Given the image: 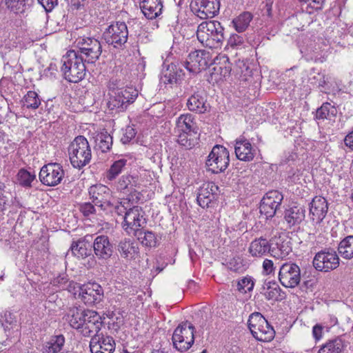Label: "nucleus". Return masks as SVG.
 <instances>
[{"mask_svg": "<svg viewBox=\"0 0 353 353\" xmlns=\"http://www.w3.org/2000/svg\"><path fill=\"white\" fill-rule=\"evenodd\" d=\"M127 160L124 159L114 161L107 172L106 177L108 180L114 179L125 166Z\"/></svg>", "mask_w": 353, "mask_h": 353, "instance_id": "obj_47", "label": "nucleus"}, {"mask_svg": "<svg viewBox=\"0 0 353 353\" xmlns=\"http://www.w3.org/2000/svg\"><path fill=\"white\" fill-rule=\"evenodd\" d=\"M337 113L336 108L330 103H324L316 110V118L317 119H332L336 117Z\"/></svg>", "mask_w": 353, "mask_h": 353, "instance_id": "obj_43", "label": "nucleus"}, {"mask_svg": "<svg viewBox=\"0 0 353 353\" xmlns=\"http://www.w3.org/2000/svg\"><path fill=\"white\" fill-rule=\"evenodd\" d=\"M244 37L237 34H232L227 41V46L232 48H239L244 43Z\"/></svg>", "mask_w": 353, "mask_h": 353, "instance_id": "obj_53", "label": "nucleus"}, {"mask_svg": "<svg viewBox=\"0 0 353 353\" xmlns=\"http://www.w3.org/2000/svg\"><path fill=\"white\" fill-rule=\"evenodd\" d=\"M323 327L319 324L315 325L312 329V334L316 340H319L322 337Z\"/></svg>", "mask_w": 353, "mask_h": 353, "instance_id": "obj_61", "label": "nucleus"}, {"mask_svg": "<svg viewBox=\"0 0 353 353\" xmlns=\"http://www.w3.org/2000/svg\"><path fill=\"white\" fill-rule=\"evenodd\" d=\"M85 62L82 54L75 50L68 51L61 59V70L64 78L72 83L81 81L86 74Z\"/></svg>", "mask_w": 353, "mask_h": 353, "instance_id": "obj_2", "label": "nucleus"}, {"mask_svg": "<svg viewBox=\"0 0 353 353\" xmlns=\"http://www.w3.org/2000/svg\"><path fill=\"white\" fill-rule=\"evenodd\" d=\"M219 192V188L213 182L204 183L197 194V202L203 208L208 207Z\"/></svg>", "mask_w": 353, "mask_h": 353, "instance_id": "obj_23", "label": "nucleus"}, {"mask_svg": "<svg viewBox=\"0 0 353 353\" xmlns=\"http://www.w3.org/2000/svg\"><path fill=\"white\" fill-rule=\"evenodd\" d=\"M64 176L62 166L57 163H51L43 165L39 172L41 183L48 186H55L59 184Z\"/></svg>", "mask_w": 353, "mask_h": 353, "instance_id": "obj_13", "label": "nucleus"}, {"mask_svg": "<svg viewBox=\"0 0 353 353\" xmlns=\"http://www.w3.org/2000/svg\"><path fill=\"white\" fill-rule=\"evenodd\" d=\"M102 325L101 316L97 312L88 310L85 323L81 332L84 336H90L93 333L98 334Z\"/></svg>", "mask_w": 353, "mask_h": 353, "instance_id": "obj_22", "label": "nucleus"}, {"mask_svg": "<svg viewBox=\"0 0 353 353\" xmlns=\"http://www.w3.org/2000/svg\"><path fill=\"white\" fill-rule=\"evenodd\" d=\"M38 3L42 6L44 10L49 12L52 11L58 4V0H37Z\"/></svg>", "mask_w": 353, "mask_h": 353, "instance_id": "obj_56", "label": "nucleus"}, {"mask_svg": "<svg viewBox=\"0 0 353 353\" xmlns=\"http://www.w3.org/2000/svg\"><path fill=\"white\" fill-rule=\"evenodd\" d=\"M117 250L120 256L126 260L134 259L139 252L137 243L126 238L119 241Z\"/></svg>", "mask_w": 353, "mask_h": 353, "instance_id": "obj_28", "label": "nucleus"}, {"mask_svg": "<svg viewBox=\"0 0 353 353\" xmlns=\"http://www.w3.org/2000/svg\"><path fill=\"white\" fill-rule=\"evenodd\" d=\"M208 54L205 50L191 52L183 66L190 73L196 74L207 68Z\"/></svg>", "mask_w": 353, "mask_h": 353, "instance_id": "obj_17", "label": "nucleus"}, {"mask_svg": "<svg viewBox=\"0 0 353 353\" xmlns=\"http://www.w3.org/2000/svg\"><path fill=\"white\" fill-rule=\"evenodd\" d=\"M108 105L110 110H116L117 112H123L126 110L125 103L119 97L117 92H115L114 95L110 99Z\"/></svg>", "mask_w": 353, "mask_h": 353, "instance_id": "obj_50", "label": "nucleus"}, {"mask_svg": "<svg viewBox=\"0 0 353 353\" xmlns=\"http://www.w3.org/2000/svg\"><path fill=\"white\" fill-rule=\"evenodd\" d=\"M252 18L250 12H243L232 19V24L237 32L241 33L248 29Z\"/></svg>", "mask_w": 353, "mask_h": 353, "instance_id": "obj_36", "label": "nucleus"}, {"mask_svg": "<svg viewBox=\"0 0 353 353\" xmlns=\"http://www.w3.org/2000/svg\"><path fill=\"white\" fill-rule=\"evenodd\" d=\"M87 312L88 310L78 307H72L68 310L65 315V319L72 328L81 331L85 323Z\"/></svg>", "mask_w": 353, "mask_h": 353, "instance_id": "obj_27", "label": "nucleus"}, {"mask_svg": "<svg viewBox=\"0 0 353 353\" xmlns=\"http://www.w3.org/2000/svg\"><path fill=\"white\" fill-rule=\"evenodd\" d=\"M344 347L343 340L339 337H336L323 345L318 353H341Z\"/></svg>", "mask_w": 353, "mask_h": 353, "instance_id": "obj_38", "label": "nucleus"}, {"mask_svg": "<svg viewBox=\"0 0 353 353\" xmlns=\"http://www.w3.org/2000/svg\"><path fill=\"white\" fill-rule=\"evenodd\" d=\"M88 192L92 203L101 210H105L112 205L111 191L106 185L102 184L92 185Z\"/></svg>", "mask_w": 353, "mask_h": 353, "instance_id": "obj_15", "label": "nucleus"}, {"mask_svg": "<svg viewBox=\"0 0 353 353\" xmlns=\"http://www.w3.org/2000/svg\"><path fill=\"white\" fill-rule=\"evenodd\" d=\"M263 272L266 274H270V273H272L274 270V263L272 261L267 259H265L263 263Z\"/></svg>", "mask_w": 353, "mask_h": 353, "instance_id": "obj_59", "label": "nucleus"}, {"mask_svg": "<svg viewBox=\"0 0 353 353\" xmlns=\"http://www.w3.org/2000/svg\"><path fill=\"white\" fill-rule=\"evenodd\" d=\"M184 76L182 68L175 63H170L161 71V83L169 85L171 87L174 84L179 83Z\"/></svg>", "mask_w": 353, "mask_h": 353, "instance_id": "obj_21", "label": "nucleus"}, {"mask_svg": "<svg viewBox=\"0 0 353 353\" xmlns=\"http://www.w3.org/2000/svg\"><path fill=\"white\" fill-rule=\"evenodd\" d=\"M248 323L252 336L256 340L268 342L274 339L275 332L273 327L261 313H252Z\"/></svg>", "mask_w": 353, "mask_h": 353, "instance_id": "obj_4", "label": "nucleus"}, {"mask_svg": "<svg viewBox=\"0 0 353 353\" xmlns=\"http://www.w3.org/2000/svg\"><path fill=\"white\" fill-rule=\"evenodd\" d=\"M94 148L100 150L103 153L108 152L112 145V137L107 131H103L98 133L95 138Z\"/></svg>", "mask_w": 353, "mask_h": 353, "instance_id": "obj_35", "label": "nucleus"}, {"mask_svg": "<svg viewBox=\"0 0 353 353\" xmlns=\"http://www.w3.org/2000/svg\"><path fill=\"white\" fill-rule=\"evenodd\" d=\"M309 82L319 87H323L326 83L325 74L321 72H315L312 69V72L310 74Z\"/></svg>", "mask_w": 353, "mask_h": 353, "instance_id": "obj_51", "label": "nucleus"}, {"mask_svg": "<svg viewBox=\"0 0 353 353\" xmlns=\"http://www.w3.org/2000/svg\"><path fill=\"white\" fill-rule=\"evenodd\" d=\"M23 105L28 109H37L41 105L38 94L34 91H28L22 99Z\"/></svg>", "mask_w": 353, "mask_h": 353, "instance_id": "obj_44", "label": "nucleus"}, {"mask_svg": "<svg viewBox=\"0 0 353 353\" xmlns=\"http://www.w3.org/2000/svg\"><path fill=\"white\" fill-rule=\"evenodd\" d=\"M281 290L276 283H269L267 289L264 293L268 300L278 301L281 296Z\"/></svg>", "mask_w": 353, "mask_h": 353, "instance_id": "obj_49", "label": "nucleus"}, {"mask_svg": "<svg viewBox=\"0 0 353 353\" xmlns=\"http://www.w3.org/2000/svg\"><path fill=\"white\" fill-rule=\"evenodd\" d=\"M290 242L279 239L275 246H271V255L276 259H283L287 256L292 251Z\"/></svg>", "mask_w": 353, "mask_h": 353, "instance_id": "obj_40", "label": "nucleus"}, {"mask_svg": "<svg viewBox=\"0 0 353 353\" xmlns=\"http://www.w3.org/2000/svg\"><path fill=\"white\" fill-rule=\"evenodd\" d=\"M187 107L189 110L199 114L207 112L208 105L206 103V99L203 92L199 90L194 91L193 94L188 99Z\"/></svg>", "mask_w": 353, "mask_h": 353, "instance_id": "obj_25", "label": "nucleus"}, {"mask_svg": "<svg viewBox=\"0 0 353 353\" xmlns=\"http://www.w3.org/2000/svg\"><path fill=\"white\" fill-rule=\"evenodd\" d=\"M283 199V194L277 190L269 191L263 196L260 204V212L266 218L273 217Z\"/></svg>", "mask_w": 353, "mask_h": 353, "instance_id": "obj_14", "label": "nucleus"}, {"mask_svg": "<svg viewBox=\"0 0 353 353\" xmlns=\"http://www.w3.org/2000/svg\"><path fill=\"white\" fill-rule=\"evenodd\" d=\"M93 250L95 256L99 260H108L113 254V245L108 236H97L93 242Z\"/></svg>", "mask_w": 353, "mask_h": 353, "instance_id": "obj_20", "label": "nucleus"}, {"mask_svg": "<svg viewBox=\"0 0 353 353\" xmlns=\"http://www.w3.org/2000/svg\"><path fill=\"white\" fill-rule=\"evenodd\" d=\"M92 353H112L115 349V342L112 336L94 334L90 341Z\"/></svg>", "mask_w": 353, "mask_h": 353, "instance_id": "obj_18", "label": "nucleus"}, {"mask_svg": "<svg viewBox=\"0 0 353 353\" xmlns=\"http://www.w3.org/2000/svg\"><path fill=\"white\" fill-rule=\"evenodd\" d=\"M338 252L343 259L353 258V235H349L340 241Z\"/></svg>", "mask_w": 353, "mask_h": 353, "instance_id": "obj_37", "label": "nucleus"}, {"mask_svg": "<svg viewBox=\"0 0 353 353\" xmlns=\"http://www.w3.org/2000/svg\"><path fill=\"white\" fill-rule=\"evenodd\" d=\"M77 46V52L82 54L83 60L87 63H95L102 52L101 42L93 37L80 38Z\"/></svg>", "mask_w": 353, "mask_h": 353, "instance_id": "obj_9", "label": "nucleus"}, {"mask_svg": "<svg viewBox=\"0 0 353 353\" xmlns=\"http://www.w3.org/2000/svg\"><path fill=\"white\" fill-rule=\"evenodd\" d=\"M192 11L200 19H205L216 16L220 9L219 0H192Z\"/></svg>", "mask_w": 353, "mask_h": 353, "instance_id": "obj_12", "label": "nucleus"}, {"mask_svg": "<svg viewBox=\"0 0 353 353\" xmlns=\"http://www.w3.org/2000/svg\"><path fill=\"white\" fill-rule=\"evenodd\" d=\"M139 242L145 247H155L157 245V237L152 231L143 230V228L133 234Z\"/></svg>", "mask_w": 353, "mask_h": 353, "instance_id": "obj_39", "label": "nucleus"}, {"mask_svg": "<svg viewBox=\"0 0 353 353\" xmlns=\"http://www.w3.org/2000/svg\"><path fill=\"white\" fill-rule=\"evenodd\" d=\"M138 179L131 175H123L118 181L116 188L119 192L125 194L136 193V188L138 186Z\"/></svg>", "mask_w": 353, "mask_h": 353, "instance_id": "obj_30", "label": "nucleus"}, {"mask_svg": "<svg viewBox=\"0 0 353 353\" xmlns=\"http://www.w3.org/2000/svg\"><path fill=\"white\" fill-rule=\"evenodd\" d=\"M68 152L70 163L75 168L81 169L91 161V148L88 141L83 136L75 137L69 145Z\"/></svg>", "mask_w": 353, "mask_h": 353, "instance_id": "obj_3", "label": "nucleus"}, {"mask_svg": "<svg viewBox=\"0 0 353 353\" xmlns=\"http://www.w3.org/2000/svg\"><path fill=\"white\" fill-rule=\"evenodd\" d=\"M81 289H83V285L75 282H70L68 285V290L70 292L75 299H80L81 295Z\"/></svg>", "mask_w": 353, "mask_h": 353, "instance_id": "obj_55", "label": "nucleus"}, {"mask_svg": "<svg viewBox=\"0 0 353 353\" xmlns=\"http://www.w3.org/2000/svg\"><path fill=\"white\" fill-rule=\"evenodd\" d=\"M130 199H128V201H123L120 202V203L115 206V212L118 215L125 216V213L128 212V206L129 205V201Z\"/></svg>", "mask_w": 353, "mask_h": 353, "instance_id": "obj_57", "label": "nucleus"}, {"mask_svg": "<svg viewBox=\"0 0 353 353\" xmlns=\"http://www.w3.org/2000/svg\"><path fill=\"white\" fill-rule=\"evenodd\" d=\"M248 252L252 257H263L268 254H271V243L265 238H256L250 243Z\"/></svg>", "mask_w": 353, "mask_h": 353, "instance_id": "obj_26", "label": "nucleus"}, {"mask_svg": "<svg viewBox=\"0 0 353 353\" xmlns=\"http://www.w3.org/2000/svg\"><path fill=\"white\" fill-rule=\"evenodd\" d=\"M16 318L10 312L4 311L0 314V324L5 332L13 328L14 326H16Z\"/></svg>", "mask_w": 353, "mask_h": 353, "instance_id": "obj_46", "label": "nucleus"}, {"mask_svg": "<svg viewBox=\"0 0 353 353\" xmlns=\"http://www.w3.org/2000/svg\"><path fill=\"white\" fill-rule=\"evenodd\" d=\"M234 152L236 158L243 161H252L256 154V150L250 141L241 138L235 141Z\"/></svg>", "mask_w": 353, "mask_h": 353, "instance_id": "obj_24", "label": "nucleus"}, {"mask_svg": "<svg viewBox=\"0 0 353 353\" xmlns=\"http://www.w3.org/2000/svg\"><path fill=\"white\" fill-rule=\"evenodd\" d=\"M344 144L351 150H353V130L344 138Z\"/></svg>", "mask_w": 353, "mask_h": 353, "instance_id": "obj_60", "label": "nucleus"}, {"mask_svg": "<svg viewBox=\"0 0 353 353\" xmlns=\"http://www.w3.org/2000/svg\"><path fill=\"white\" fill-rule=\"evenodd\" d=\"M254 288V282L250 277H244L237 283V290L242 292L246 293L251 291Z\"/></svg>", "mask_w": 353, "mask_h": 353, "instance_id": "obj_52", "label": "nucleus"}, {"mask_svg": "<svg viewBox=\"0 0 353 353\" xmlns=\"http://www.w3.org/2000/svg\"><path fill=\"white\" fill-rule=\"evenodd\" d=\"M103 38L108 45L114 48H121L128 38V30L124 22H116L111 24L104 31Z\"/></svg>", "mask_w": 353, "mask_h": 353, "instance_id": "obj_7", "label": "nucleus"}, {"mask_svg": "<svg viewBox=\"0 0 353 353\" xmlns=\"http://www.w3.org/2000/svg\"><path fill=\"white\" fill-rule=\"evenodd\" d=\"M196 37L203 46L218 48L225 40L224 28L218 21H205L199 25Z\"/></svg>", "mask_w": 353, "mask_h": 353, "instance_id": "obj_1", "label": "nucleus"}, {"mask_svg": "<svg viewBox=\"0 0 353 353\" xmlns=\"http://www.w3.org/2000/svg\"><path fill=\"white\" fill-rule=\"evenodd\" d=\"M194 117L191 114H181L176 121L175 132H196Z\"/></svg>", "mask_w": 353, "mask_h": 353, "instance_id": "obj_32", "label": "nucleus"}, {"mask_svg": "<svg viewBox=\"0 0 353 353\" xmlns=\"http://www.w3.org/2000/svg\"><path fill=\"white\" fill-rule=\"evenodd\" d=\"M81 290L80 300L88 306L99 303L103 299V290L97 283L83 284Z\"/></svg>", "mask_w": 353, "mask_h": 353, "instance_id": "obj_16", "label": "nucleus"}, {"mask_svg": "<svg viewBox=\"0 0 353 353\" xmlns=\"http://www.w3.org/2000/svg\"><path fill=\"white\" fill-rule=\"evenodd\" d=\"M117 93L125 103L126 108L130 104L134 103L138 97V90L132 87L118 90Z\"/></svg>", "mask_w": 353, "mask_h": 353, "instance_id": "obj_42", "label": "nucleus"}, {"mask_svg": "<svg viewBox=\"0 0 353 353\" xmlns=\"http://www.w3.org/2000/svg\"><path fill=\"white\" fill-rule=\"evenodd\" d=\"M145 212L139 206H133L128 209L123 216L122 227L128 234H133L146 225Z\"/></svg>", "mask_w": 353, "mask_h": 353, "instance_id": "obj_8", "label": "nucleus"}, {"mask_svg": "<svg viewBox=\"0 0 353 353\" xmlns=\"http://www.w3.org/2000/svg\"><path fill=\"white\" fill-rule=\"evenodd\" d=\"M140 8L145 17L154 19L161 14L163 3L161 0H143Z\"/></svg>", "mask_w": 353, "mask_h": 353, "instance_id": "obj_29", "label": "nucleus"}, {"mask_svg": "<svg viewBox=\"0 0 353 353\" xmlns=\"http://www.w3.org/2000/svg\"><path fill=\"white\" fill-rule=\"evenodd\" d=\"M328 211L327 200L321 196H316L310 203V216L312 221L321 223Z\"/></svg>", "mask_w": 353, "mask_h": 353, "instance_id": "obj_19", "label": "nucleus"}, {"mask_svg": "<svg viewBox=\"0 0 353 353\" xmlns=\"http://www.w3.org/2000/svg\"><path fill=\"white\" fill-rule=\"evenodd\" d=\"M279 280L285 288H295L301 281L300 268L294 263H283L279 269Z\"/></svg>", "mask_w": 353, "mask_h": 353, "instance_id": "obj_11", "label": "nucleus"}, {"mask_svg": "<svg viewBox=\"0 0 353 353\" xmlns=\"http://www.w3.org/2000/svg\"><path fill=\"white\" fill-rule=\"evenodd\" d=\"M70 250L74 256L84 259L90 255L91 245L89 241L86 240V237H84L77 241H73L70 246Z\"/></svg>", "mask_w": 353, "mask_h": 353, "instance_id": "obj_33", "label": "nucleus"}, {"mask_svg": "<svg viewBox=\"0 0 353 353\" xmlns=\"http://www.w3.org/2000/svg\"><path fill=\"white\" fill-rule=\"evenodd\" d=\"M313 266L321 272H329L339 265V257L332 250H325L317 252L313 259Z\"/></svg>", "mask_w": 353, "mask_h": 353, "instance_id": "obj_10", "label": "nucleus"}, {"mask_svg": "<svg viewBox=\"0 0 353 353\" xmlns=\"http://www.w3.org/2000/svg\"><path fill=\"white\" fill-rule=\"evenodd\" d=\"M34 0H6L7 7L14 12H23Z\"/></svg>", "mask_w": 353, "mask_h": 353, "instance_id": "obj_45", "label": "nucleus"}, {"mask_svg": "<svg viewBox=\"0 0 353 353\" xmlns=\"http://www.w3.org/2000/svg\"><path fill=\"white\" fill-rule=\"evenodd\" d=\"M65 344V337L63 334L52 336L46 342L42 347L43 353H62Z\"/></svg>", "mask_w": 353, "mask_h": 353, "instance_id": "obj_34", "label": "nucleus"}, {"mask_svg": "<svg viewBox=\"0 0 353 353\" xmlns=\"http://www.w3.org/2000/svg\"><path fill=\"white\" fill-rule=\"evenodd\" d=\"M137 132L135 129L131 126H127L124 130L121 141L123 143L126 144L135 137Z\"/></svg>", "mask_w": 353, "mask_h": 353, "instance_id": "obj_54", "label": "nucleus"}, {"mask_svg": "<svg viewBox=\"0 0 353 353\" xmlns=\"http://www.w3.org/2000/svg\"><path fill=\"white\" fill-rule=\"evenodd\" d=\"M303 1H305V3L312 2V3H316L318 5H321L325 0H303Z\"/></svg>", "mask_w": 353, "mask_h": 353, "instance_id": "obj_63", "label": "nucleus"}, {"mask_svg": "<svg viewBox=\"0 0 353 353\" xmlns=\"http://www.w3.org/2000/svg\"><path fill=\"white\" fill-rule=\"evenodd\" d=\"M80 211L85 216L92 214L95 212L94 205L90 203H84L80 205Z\"/></svg>", "mask_w": 353, "mask_h": 353, "instance_id": "obj_58", "label": "nucleus"}, {"mask_svg": "<svg viewBox=\"0 0 353 353\" xmlns=\"http://www.w3.org/2000/svg\"><path fill=\"white\" fill-rule=\"evenodd\" d=\"M150 353H166V352L161 350H153Z\"/></svg>", "mask_w": 353, "mask_h": 353, "instance_id": "obj_64", "label": "nucleus"}, {"mask_svg": "<svg viewBox=\"0 0 353 353\" xmlns=\"http://www.w3.org/2000/svg\"><path fill=\"white\" fill-rule=\"evenodd\" d=\"M194 327L189 322H183L174 330L172 334L174 347L179 351H188L194 341Z\"/></svg>", "mask_w": 353, "mask_h": 353, "instance_id": "obj_5", "label": "nucleus"}, {"mask_svg": "<svg viewBox=\"0 0 353 353\" xmlns=\"http://www.w3.org/2000/svg\"><path fill=\"white\" fill-rule=\"evenodd\" d=\"M175 133L178 137L177 142L185 149H191L197 143L194 138L196 132H175Z\"/></svg>", "mask_w": 353, "mask_h": 353, "instance_id": "obj_41", "label": "nucleus"}, {"mask_svg": "<svg viewBox=\"0 0 353 353\" xmlns=\"http://www.w3.org/2000/svg\"><path fill=\"white\" fill-rule=\"evenodd\" d=\"M34 179L35 175L25 169H21L17 175V183L23 187H30Z\"/></svg>", "mask_w": 353, "mask_h": 353, "instance_id": "obj_48", "label": "nucleus"}, {"mask_svg": "<svg viewBox=\"0 0 353 353\" xmlns=\"http://www.w3.org/2000/svg\"><path fill=\"white\" fill-rule=\"evenodd\" d=\"M67 282V279L64 276H58L55 278L52 283L55 286H58L59 288L62 287L63 285L65 284Z\"/></svg>", "mask_w": 353, "mask_h": 353, "instance_id": "obj_62", "label": "nucleus"}, {"mask_svg": "<svg viewBox=\"0 0 353 353\" xmlns=\"http://www.w3.org/2000/svg\"><path fill=\"white\" fill-rule=\"evenodd\" d=\"M230 163V154L225 147L216 145L208 157L206 166L213 173H220L227 169Z\"/></svg>", "mask_w": 353, "mask_h": 353, "instance_id": "obj_6", "label": "nucleus"}, {"mask_svg": "<svg viewBox=\"0 0 353 353\" xmlns=\"http://www.w3.org/2000/svg\"><path fill=\"white\" fill-rule=\"evenodd\" d=\"M305 210L303 206L294 205L285 211L284 218L289 226L299 224L305 218Z\"/></svg>", "mask_w": 353, "mask_h": 353, "instance_id": "obj_31", "label": "nucleus"}]
</instances>
